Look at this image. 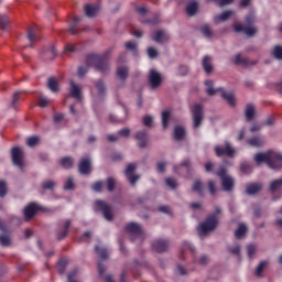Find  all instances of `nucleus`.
Instances as JSON below:
<instances>
[{"label":"nucleus","mask_w":282,"mask_h":282,"mask_svg":"<svg viewBox=\"0 0 282 282\" xmlns=\"http://www.w3.org/2000/svg\"><path fill=\"white\" fill-rule=\"evenodd\" d=\"M89 67H94L97 72L101 74H107L109 72V57L107 54L105 55H97V54H89L86 57V66H79L77 74L79 78H83L87 72H89Z\"/></svg>","instance_id":"obj_1"},{"label":"nucleus","mask_w":282,"mask_h":282,"mask_svg":"<svg viewBox=\"0 0 282 282\" xmlns=\"http://www.w3.org/2000/svg\"><path fill=\"white\" fill-rule=\"evenodd\" d=\"M254 161L257 164H262V162H265L268 164L269 169H272L273 171H281L282 169V153L276 151H268L264 153H257L254 155Z\"/></svg>","instance_id":"obj_2"},{"label":"nucleus","mask_w":282,"mask_h":282,"mask_svg":"<svg viewBox=\"0 0 282 282\" xmlns=\"http://www.w3.org/2000/svg\"><path fill=\"white\" fill-rule=\"evenodd\" d=\"M217 215H221V208L219 207H216L215 214L209 215L206 220L199 225L198 235H200V237L207 232H213V230L217 228V224H219Z\"/></svg>","instance_id":"obj_3"},{"label":"nucleus","mask_w":282,"mask_h":282,"mask_svg":"<svg viewBox=\"0 0 282 282\" xmlns=\"http://www.w3.org/2000/svg\"><path fill=\"white\" fill-rule=\"evenodd\" d=\"M216 175L220 178L223 191H225V193H230V191L235 188V178L228 175L226 167L221 166Z\"/></svg>","instance_id":"obj_4"},{"label":"nucleus","mask_w":282,"mask_h":282,"mask_svg":"<svg viewBox=\"0 0 282 282\" xmlns=\"http://www.w3.org/2000/svg\"><path fill=\"white\" fill-rule=\"evenodd\" d=\"M124 230L131 235V241H135V239L142 241L144 239V231H142V227L138 223H129L126 225Z\"/></svg>","instance_id":"obj_5"},{"label":"nucleus","mask_w":282,"mask_h":282,"mask_svg":"<svg viewBox=\"0 0 282 282\" xmlns=\"http://www.w3.org/2000/svg\"><path fill=\"white\" fill-rule=\"evenodd\" d=\"M25 153L19 147H13L11 149V160L14 166H18L20 171H23L25 167V162H23Z\"/></svg>","instance_id":"obj_6"},{"label":"nucleus","mask_w":282,"mask_h":282,"mask_svg":"<svg viewBox=\"0 0 282 282\" xmlns=\"http://www.w3.org/2000/svg\"><path fill=\"white\" fill-rule=\"evenodd\" d=\"M95 210L97 213H102L106 221H113V213L111 212V206L107 205L104 200H95Z\"/></svg>","instance_id":"obj_7"},{"label":"nucleus","mask_w":282,"mask_h":282,"mask_svg":"<svg viewBox=\"0 0 282 282\" xmlns=\"http://www.w3.org/2000/svg\"><path fill=\"white\" fill-rule=\"evenodd\" d=\"M192 116L194 129H199V127H202V121L204 120V107L200 104H195L192 108Z\"/></svg>","instance_id":"obj_8"},{"label":"nucleus","mask_w":282,"mask_h":282,"mask_svg":"<svg viewBox=\"0 0 282 282\" xmlns=\"http://www.w3.org/2000/svg\"><path fill=\"white\" fill-rule=\"evenodd\" d=\"M215 153L217 158H224V155L226 158H235V149L228 141L225 142V147L216 145Z\"/></svg>","instance_id":"obj_9"},{"label":"nucleus","mask_w":282,"mask_h":282,"mask_svg":"<svg viewBox=\"0 0 282 282\" xmlns=\"http://www.w3.org/2000/svg\"><path fill=\"white\" fill-rule=\"evenodd\" d=\"M148 80L151 89H158L162 85V74L152 68L149 72Z\"/></svg>","instance_id":"obj_10"},{"label":"nucleus","mask_w":282,"mask_h":282,"mask_svg":"<svg viewBox=\"0 0 282 282\" xmlns=\"http://www.w3.org/2000/svg\"><path fill=\"white\" fill-rule=\"evenodd\" d=\"M135 173V164H129L124 171L126 176L128 177L130 184L135 186V182L140 180L139 175L133 174Z\"/></svg>","instance_id":"obj_11"},{"label":"nucleus","mask_w":282,"mask_h":282,"mask_svg":"<svg viewBox=\"0 0 282 282\" xmlns=\"http://www.w3.org/2000/svg\"><path fill=\"white\" fill-rule=\"evenodd\" d=\"M235 32H245V34L249 37L254 36L257 34V29L253 26H243V24H234Z\"/></svg>","instance_id":"obj_12"},{"label":"nucleus","mask_w":282,"mask_h":282,"mask_svg":"<svg viewBox=\"0 0 282 282\" xmlns=\"http://www.w3.org/2000/svg\"><path fill=\"white\" fill-rule=\"evenodd\" d=\"M134 138L139 141V149H145L149 142V132L147 130L138 131Z\"/></svg>","instance_id":"obj_13"},{"label":"nucleus","mask_w":282,"mask_h":282,"mask_svg":"<svg viewBox=\"0 0 282 282\" xmlns=\"http://www.w3.org/2000/svg\"><path fill=\"white\" fill-rule=\"evenodd\" d=\"M152 250L155 252H166L169 250V241L158 239L152 242Z\"/></svg>","instance_id":"obj_14"},{"label":"nucleus","mask_w":282,"mask_h":282,"mask_svg":"<svg viewBox=\"0 0 282 282\" xmlns=\"http://www.w3.org/2000/svg\"><path fill=\"white\" fill-rule=\"evenodd\" d=\"M78 169L82 175H89L91 173V160L82 159Z\"/></svg>","instance_id":"obj_15"},{"label":"nucleus","mask_w":282,"mask_h":282,"mask_svg":"<svg viewBox=\"0 0 282 282\" xmlns=\"http://www.w3.org/2000/svg\"><path fill=\"white\" fill-rule=\"evenodd\" d=\"M39 212V207L36 204L31 203L24 208V217L26 221H30V219H33L36 213Z\"/></svg>","instance_id":"obj_16"},{"label":"nucleus","mask_w":282,"mask_h":282,"mask_svg":"<svg viewBox=\"0 0 282 282\" xmlns=\"http://www.w3.org/2000/svg\"><path fill=\"white\" fill-rule=\"evenodd\" d=\"M69 83H70V90H69L70 98H76V100H80L83 98L80 86L74 83L73 79H70Z\"/></svg>","instance_id":"obj_17"},{"label":"nucleus","mask_w":282,"mask_h":282,"mask_svg":"<svg viewBox=\"0 0 282 282\" xmlns=\"http://www.w3.org/2000/svg\"><path fill=\"white\" fill-rule=\"evenodd\" d=\"M56 46H51L50 48H45L42 53L43 61H54L56 58Z\"/></svg>","instance_id":"obj_18"},{"label":"nucleus","mask_w":282,"mask_h":282,"mask_svg":"<svg viewBox=\"0 0 282 282\" xmlns=\"http://www.w3.org/2000/svg\"><path fill=\"white\" fill-rule=\"evenodd\" d=\"M41 37H39V26L32 25L28 30V40L31 43H36Z\"/></svg>","instance_id":"obj_19"},{"label":"nucleus","mask_w":282,"mask_h":282,"mask_svg":"<svg viewBox=\"0 0 282 282\" xmlns=\"http://www.w3.org/2000/svg\"><path fill=\"white\" fill-rule=\"evenodd\" d=\"M46 87L53 94H58L61 90V87L58 86V79H56V77H48Z\"/></svg>","instance_id":"obj_20"},{"label":"nucleus","mask_w":282,"mask_h":282,"mask_svg":"<svg viewBox=\"0 0 282 282\" xmlns=\"http://www.w3.org/2000/svg\"><path fill=\"white\" fill-rule=\"evenodd\" d=\"M235 65H242V67H249V65H257V61H250L249 58H242L241 54H237L235 58Z\"/></svg>","instance_id":"obj_21"},{"label":"nucleus","mask_w":282,"mask_h":282,"mask_svg":"<svg viewBox=\"0 0 282 282\" xmlns=\"http://www.w3.org/2000/svg\"><path fill=\"white\" fill-rule=\"evenodd\" d=\"M69 226H72V220L66 219L64 226L62 227L63 230L57 232V241H63V239L67 237V234L69 232Z\"/></svg>","instance_id":"obj_22"},{"label":"nucleus","mask_w":282,"mask_h":282,"mask_svg":"<svg viewBox=\"0 0 282 282\" xmlns=\"http://www.w3.org/2000/svg\"><path fill=\"white\" fill-rule=\"evenodd\" d=\"M155 43H166L170 39L169 33L159 30L154 33V36L152 37Z\"/></svg>","instance_id":"obj_23"},{"label":"nucleus","mask_w":282,"mask_h":282,"mask_svg":"<svg viewBox=\"0 0 282 282\" xmlns=\"http://www.w3.org/2000/svg\"><path fill=\"white\" fill-rule=\"evenodd\" d=\"M261 188H263V185L261 183H251L247 185L246 192L247 195H257V193H259Z\"/></svg>","instance_id":"obj_24"},{"label":"nucleus","mask_w":282,"mask_h":282,"mask_svg":"<svg viewBox=\"0 0 282 282\" xmlns=\"http://www.w3.org/2000/svg\"><path fill=\"white\" fill-rule=\"evenodd\" d=\"M197 10H199V3L197 1H191L186 6V12L188 17H195L197 14Z\"/></svg>","instance_id":"obj_25"},{"label":"nucleus","mask_w":282,"mask_h":282,"mask_svg":"<svg viewBox=\"0 0 282 282\" xmlns=\"http://www.w3.org/2000/svg\"><path fill=\"white\" fill-rule=\"evenodd\" d=\"M210 61H213V57H210L209 55H206L204 58H203V62H202V65H203V69L206 74H210L213 73V64L210 63Z\"/></svg>","instance_id":"obj_26"},{"label":"nucleus","mask_w":282,"mask_h":282,"mask_svg":"<svg viewBox=\"0 0 282 282\" xmlns=\"http://www.w3.org/2000/svg\"><path fill=\"white\" fill-rule=\"evenodd\" d=\"M117 78L122 80V83H124V80H127V78H129V68L127 66H120L117 68Z\"/></svg>","instance_id":"obj_27"},{"label":"nucleus","mask_w":282,"mask_h":282,"mask_svg":"<svg viewBox=\"0 0 282 282\" xmlns=\"http://www.w3.org/2000/svg\"><path fill=\"white\" fill-rule=\"evenodd\" d=\"M84 10H85L86 17H88L89 19H93V17H95L96 14H98V6L86 4V6L84 7Z\"/></svg>","instance_id":"obj_28"},{"label":"nucleus","mask_w":282,"mask_h":282,"mask_svg":"<svg viewBox=\"0 0 282 282\" xmlns=\"http://www.w3.org/2000/svg\"><path fill=\"white\" fill-rule=\"evenodd\" d=\"M80 21H83V18L80 17H75L73 19V24L69 28L70 34H75V35L80 34V29L78 28V23H80Z\"/></svg>","instance_id":"obj_29"},{"label":"nucleus","mask_w":282,"mask_h":282,"mask_svg":"<svg viewBox=\"0 0 282 282\" xmlns=\"http://www.w3.org/2000/svg\"><path fill=\"white\" fill-rule=\"evenodd\" d=\"M247 144H249V147L259 148V147H263V144H265V141L261 137H253L248 139Z\"/></svg>","instance_id":"obj_30"},{"label":"nucleus","mask_w":282,"mask_h":282,"mask_svg":"<svg viewBox=\"0 0 282 282\" xmlns=\"http://www.w3.org/2000/svg\"><path fill=\"white\" fill-rule=\"evenodd\" d=\"M192 191H194V193H197L198 195H204V183L202 182V180L197 178L193 183Z\"/></svg>","instance_id":"obj_31"},{"label":"nucleus","mask_w":282,"mask_h":282,"mask_svg":"<svg viewBox=\"0 0 282 282\" xmlns=\"http://www.w3.org/2000/svg\"><path fill=\"white\" fill-rule=\"evenodd\" d=\"M246 120L250 122L254 118V105L248 104L245 110Z\"/></svg>","instance_id":"obj_32"},{"label":"nucleus","mask_w":282,"mask_h":282,"mask_svg":"<svg viewBox=\"0 0 282 282\" xmlns=\"http://www.w3.org/2000/svg\"><path fill=\"white\" fill-rule=\"evenodd\" d=\"M234 12L232 11H225L219 15H216L214 18V23H219V21H228L230 17H232Z\"/></svg>","instance_id":"obj_33"},{"label":"nucleus","mask_w":282,"mask_h":282,"mask_svg":"<svg viewBox=\"0 0 282 282\" xmlns=\"http://www.w3.org/2000/svg\"><path fill=\"white\" fill-rule=\"evenodd\" d=\"M221 96H223L224 100H226L228 102V105L230 107H235L236 100H235V95H232V93L223 90Z\"/></svg>","instance_id":"obj_34"},{"label":"nucleus","mask_w":282,"mask_h":282,"mask_svg":"<svg viewBox=\"0 0 282 282\" xmlns=\"http://www.w3.org/2000/svg\"><path fill=\"white\" fill-rule=\"evenodd\" d=\"M247 232H248V227L245 224H240L238 227V230H236L235 232L236 239L243 238Z\"/></svg>","instance_id":"obj_35"},{"label":"nucleus","mask_w":282,"mask_h":282,"mask_svg":"<svg viewBox=\"0 0 282 282\" xmlns=\"http://www.w3.org/2000/svg\"><path fill=\"white\" fill-rule=\"evenodd\" d=\"M95 87L98 91L99 98H104L105 91H106L105 83L101 79H99L98 82L95 83Z\"/></svg>","instance_id":"obj_36"},{"label":"nucleus","mask_w":282,"mask_h":282,"mask_svg":"<svg viewBox=\"0 0 282 282\" xmlns=\"http://www.w3.org/2000/svg\"><path fill=\"white\" fill-rule=\"evenodd\" d=\"M186 250H188L191 252V254H193V257H195V247L193 245H191L189 242H183L182 248H181V252H182V257H184V253L186 252Z\"/></svg>","instance_id":"obj_37"},{"label":"nucleus","mask_w":282,"mask_h":282,"mask_svg":"<svg viewBox=\"0 0 282 282\" xmlns=\"http://www.w3.org/2000/svg\"><path fill=\"white\" fill-rule=\"evenodd\" d=\"M184 135H186V130L184 128L178 126L174 129V138L176 140H184Z\"/></svg>","instance_id":"obj_38"},{"label":"nucleus","mask_w":282,"mask_h":282,"mask_svg":"<svg viewBox=\"0 0 282 282\" xmlns=\"http://www.w3.org/2000/svg\"><path fill=\"white\" fill-rule=\"evenodd\" d=\"M95 251L99 254V258L105 261L109 259V251L105 248H99L98 246L95 247Z\"/></svg>","instance_id":"obj_39"},{"label":"nucleus","mask_w":282,"mask_h":282,"mask_svg":"<svg viewBox=\"0 0 282 282\" xmlns=\"http://www.w3.org/2000/svg\"><path fill=\"white\" fill-rule=\"evenodd\" d=\"M205 85L207 86L206 93L208 96H215L216 91L223 90V88H218V89L213 88V80H206Z\"/></svg>","instance_id":"obj_40"},{"label":"nucleus","mask_w":282,"mask_h":282,"mask_svg":"<svg viewBox=\"0 0 282 282\" xmlns=\"http://www.w3.org/2000/svg\"><path fill=\"white\" fill-rule=\"evenodd\" d=\"M63 169H72L74 166V159L66 156L61 160Z\"/></svg>","instance_id":"obj_41"},{"label":"nucleus","mask_w":282,"mask_h":282,"mask_svg":"<svg viewBox=\"0 0 282 282\" xmlns=\"http://www.w3.org/2000/svg\"><path fill=\"white\" fill-rule=\"evenodd\" d=\"M200 32L206 39H212L213 36V30H210V25L208 24H203L200 26Z\"/></svg>","instance_id":"obj_42"},{"label":"nucleus","mask_w":282,"mask_h":282,"mask_svg":"<svg viewBox=\"0 0 282 282\" xmlns=\"http://www.w3.org/2000/svg\"><path fill=\"white\" fill-rule=\"evenodd\" d=\"M54 186H56V182L48 180L42 183L41 188L43 191H54Z\"/></svg>","instance_id":"obj_43"},{"label":"nucleus","mask_w":282,"mask_h":282,"mask_svg":"<svg viewBox=\"0 0 282 282\" xmlns=\"http://www.w3.org/2000/svg\"><path fill=\"white\" fill-rule=\"evenodd\" d=\"M10 25V19L6 14L0 15V30H7Z\"/></svg>","instance_id":"obj_44"},{"label":"nucleus","mask_w":282,"mask_h":282,"mask_svg":"<svg viewBox=\"0 0 282 282\" xmlns=\"http://www.w3.org/2000/svg\"><path fill=\"white\" fill-rule=\"evenodd\" d=\"M171 118V111L164 110L162 112V127L163 129H166L169 127V119Z\"/></svg>","instance_id":"obj_45"},{"label":"nucleus","mask_w":282,"mask_h":282,"mask_svg":"<svg viewBox=\"0 0 282 282\" xmlns=\"http://www.w3.org/2000/svg\"><path fill=\"white\" fill-rule=\"evenodd\" d=\"M281 186H282V177L272 181L271 184H270L271 193H274V191H279V188H281Z\"/></svg>","instance_id":"obj_46"},{"label":"nucleus","mask_w":282,"mask_h":282,"mask_svg":"<svg viewBox=\"0 0 282 282\" xmlns=\"http://www.w3.org/2000/svg\"><path fill=\"white\" fill-rule=\"evenodd\" d=\"M67 259L66 258H62L59 259L57 265H58V272L59 274H64L65 273V268H67Z\"/></svg>","instance_id":"obj_47"},{"label":"nucleus","mask_w":282,"mask_h":282,"mask_svg":"<svg viewBox=\"0 0 282 282\" xmlns=\"http://www.w3.org/2000/svg\"><path fill=\"white\" fill-rule=\"evenodd\" d=\"M76 185L74 184V177H68L64 183V191H74Z\"/></svg>","instance_id":"obj_48"},{"label":"nucleus","mask_w":282,"mask_h":282,"mask_svg":"<svg viewBox=\"0 0 282 282\" xmlns=\"http://www.w3.org/2000/svg\"><path fill=\"white\" fill-rule=\"evenodd\" d=\"M106 184L107 191H109V193H113V191L116 189V180H113V177H108Z\"/></svg>","instance_id":"obj_49"},{"label":"nucleus","mask_w":282,"mask_h":282,"mask_svg":"<svg viewBox=\"0 0 282 282\" xmlns=\"http://www.w3.org/2000/svg\"><path fill=\"white\" fill-rule=\"evenodd\" d=\"M20 100H21V91H15L13 94V98L11 101V106L13 107V109H17V105H19Z\"/></svg>","instance_id":"obj_50"},{"label":"nucleus","mask_w":282,"mask_h":282,"mask_svg":"<svg viewBox=\"0 0 282 282\" xmlns=\"http://www.w3.org/2000/svg\"><path fill=\"white\" fill-rule=\"evenodd\" d=\"M165 184L173 191H175V188H177V181L173 177L165 178Z\"/></svg>","instance_id":"obj_51"},{"label":"nucleus","mask_w":282,"mask_h":282,"mask_svg":"<svg viewBox=\"0 0 282 282\" xmlns=\"http://www.w3.org/2000/svg\"><path fill=\"white\" fill-rule=\"evenodd\" d=\"M247 253L249 259H253L254 254H257V246L254 245H248L247 247Z\"/></svg>","instance_id":"obj_52"},{"label":"nucleus","mask_w":282,"mask_h":282,"mask_svg":"<svg viewBox=\"0 0 282 282\" xmlns=\"http://www.w3.org/2000/svg\"><path fill=\"white\" fill-rule=\"evenodd\" d=\"M273 56L274 58H276L278 61H282V46L281 45H276L273 48Z\"/></svg>","instance_id":"obj_53"},{"label":"nucleus","mask_w":282,"mask_h":282,"mask_svg":"<svg viewBox=\"0 0 282 282\" xmlns=\"http://www.w3.org/2000/svg\"><path fill=\"white\" fill-rule=\"evenodd\" d=\"M240 171L241 173H252V165L248 162H243L240 164Z\"/></svg>","instance_id":"obj_54"},{"label":"nucleus","mask_w":282,"mask_h":282,"mask_svg":"<svg viewBox=\"0 0 282 282\" xmlns=\"http://www.w3.org/2000/svg\"><path fill=\"white\" fill-rule=\"evenodd\" d=\"M8 195V184L6 181H0V197H6Z\"/></svg>","instance_id":"obj_55"},{"label":"nucleus","mask_w":282,"mask_h":282,"mask_svg":"<svg viewBox=\"0 0 282 282\" xmlns=\"http://www.w3.org/2000/svg\"><path fill=\"white\" fill-rule=\"evenodd\" d=\"M91 191L95 193H102V181H97L91 185Z\"/></svg>","instance_id":"obj_56"},{"label":"nucleus","mask_w":282,"mask_h":282,"mask_svg":"<svg viewBox=\"0 0 282 282\" xmlns=\"http://www.w3.org/2000/svg\"><path fill=\"white\" fill-rule=\"evenodd\" d=\"M126 50H129L130 52H138V43L135 42H127L124 44Z\"/></svg>","instance_id":"obj_57"},{"label":"nucleus","mask_w":282,"mask_h":282,"mask_svg":"<svg viewBox=\"0 0 282 282\" xmlns=\"http://www.w3.org/2000/svg\"><path fill=\"white\" fill-rule=\"evenodd\" d=\"M265 265H268V262L262 261L259 263V265L256 269V276H261V274L263 273V269L265 268Z\"/></svg>","instance_id":"obj_58"},{"label":"nucleus","mask_w":282,"mask_h":282,"mask_svg":"<svg viewBox=\"0 0 282 282\" xmlns=\"http://www.w3.org/2000/svg\"><path fill=\"white\" fill-rule=\"evenodd\" d=\"M208 256H202L199 260L197 258H194V262L198 263L199 265H208Z\"/></svg>","instance_id":"obj_59"},{"label":"nucleus","mask_w":282,"mask_h":282,"mask_svg":"<svg viewBox=\"0 0 282 282\" xmlns=\"http://www.w3.org/2000/svg\"><path fill=\"white\" fill-rule=\"evenodd\" d=\"M28 147H36L39 144V137H29L26 139Z\"/></svg>","instance_id":"obj_60"},{"label":"nucleus","mask_w":282,"mask_h":282,"mask_svg":"<svg viewBox=\"0 0 282 282\" xmlns=\"http://www.w3.org/2000/svg\"><path fill=\"white\" fill-rule=\"evenodd\" d=\"M245 21L247 23L248 26L253 25L254 21H257V19L254 18V13H249L246 18Z\"/></svg>","instance_id":"obj_61"},{"label":"nucleus","mask_w":282,"mask_h":282,"mask_svg":"<svg viewBox=\"0 0 282 282\" xmlns=\"http://www.w3.org/2000/svg\"><path fill=\"white\" fill-rule=\"evenodd\" d=\"M143 124L144 127H149V128L153 127V117L151 116L143 117Z\"/></svg>","instance_id":"obj_62"},{"label":"nucleus","mask_w":282,"mask_h":282,"mask_svg":"<svg viewBox=\"0 0 282 282\" xmlns=\"http://www.w3.org/2000/svg\"><path fill=\"white\" fill-rule=\"evenodd\" d=\"M148 56L149 58H158V50H155L154 47H149Z\"/></svg>","instance_id":"obj_63"},{"label":"nucleus","mask_w":282,"mask_h":282,"mask_svg":"<svg viewBox=\"0 0 282 282\" xmlns=\"http://www.w3.org/2000/svg\"><path fill=\"white\" fill-rule=\"evenodd\" d=\"M0 243H1V246H9L10 245V237L0 236Z\"/></svg>","instance_id":"obj_64"}]
</instances>
